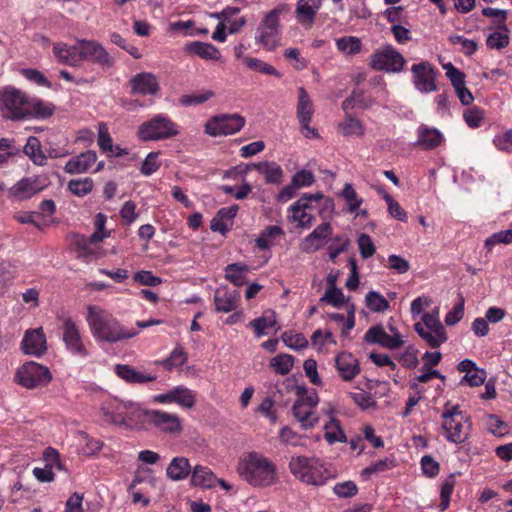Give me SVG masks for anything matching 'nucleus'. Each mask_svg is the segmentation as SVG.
<instances>
[{
	"instance_id": "nucleus-2",
	"label": "nucleus",
	"mask_w": 512,
	"mask_h": 512,
	"mask_svg": "<svg viewBox=\"0 0 512 512\" xmlns=\"http://www.w3.org/2000/svg\"><path fill=\"white\" fill-rule=\"evenodd\" d=\"M86 321L91 335L98 343H117L134 338L139 331L126 328L110 312L96 305L87 307Z\"/></svg>"
},
{
	"instance_id": "nucleus-42",
	"label": "nucleus",
	"mask_w": 512,
	"mask_h": 512,
	"mask_svg": "<svg viewBox=\"0 0 512 512\" xmlns=\"http://www.w3.org/2000/svg\"><path fill=\"white\" fill-rule=\"evenodd\" d=\"M414 329L433 348L439 347L447 340L445 330L426 329L420 322L414 325Z\"/></svg>"
},
{
	"instance_id": "nucleus-43",
	"label": "nucleus",
	"mask_w": 512,
	"mask_h": 512,
	"mask_svg": "<svg viewBox=\"0 0 512 512\" xmlns=\"http://www.w3.org/2000/svg\"><path fill=\"white\" fill-rule=\"evenodd\" d=\"M250 268L245 264L233 263L225 268V277L236 286H241L246 282L247 274Z\"/></svg>"
},
{
	"instance_id": "nucleus-26",
	"label": "nucleus",
	"mask_w": 512,
	"mask_h": 512,
	"mask_svg": "<svg viewBox=\"0 0 512 512\" xmlns=\"http://www.w3.org/2000/svg\"><path fill=\"white\" fill-rule=\"evenodd\" d=\"M335 367L343 381H351L360 373L357 358L348 352H342L336 356Z\"/></svg>"
},
{
	"instance_id": "nucleus-14",
	"label": "nucleus",
	"mask_w": 512,
	"mask_h": 512,
	"mask_svg": "<svg viewBox=\"0 0 512 512\" xmlns=\"http://www.w3.org/2000/svg\"><path fill=\"white\" fill-rule=\"evenodd\" d=\"M16 381L27 389L48 384L52 375L49 369L36 362H26L16 372Z\"/></svg>"
},
{
	"instance_id": "nucleus-10",
	"label": "nucleus",
	"mask_w": 512,
	"mask_h": 512,
	"mask_svg": "<svg viewBox=\"0 0 512 512\" xmlns=\"http://www.w3.org/2000/svg\"><path fill=\"white\" fill-rule=\"evenodd\" d=\"M148 409H142L140 405L132 401H116L111 410L105 412L109 419L117 425L128 429H145L146 414Z\"/></svg>"
},
{
	"instance_id": "nucleus-33",
	"label": "nucleus",
	"mask_w": 512,
	"mask_h": 512,
	"mask_svg": "<svg viewBox=\"0 0 512 512\" xmlns=\"http://www.w3.org/2000/svg\"><path fill=\"white\" fill-rule=\"evenodd\" d=\"M253 167L264 176L265 181L268 184L279 185L283 180V169L276 162L261 161L253 164Z\"/></svg>"
},
{
	"instance_id": "nucleus-8",
	"label": "nucleus",
	"mask_w": 512,
	"mask_h": 512,
	"mask_svg": "<svg viewBox=\"0 0 512 512\" xmlns=\"http://www.w3.org/2000/svg\"><path fill=\"white\" fill-rule=\"evenodd\" d=\"M290 11L288 4L282 3L267 12L257 27L255 42L267 51H274L281 45L280 16Z\"/></svg>"
},
{
	"instance_id": "nucleus-11",
	"label": "nucleus",
	"mask_w": 512,
	"mask_h": 512,
	"mask_svg": "<svg viewBox=\"0 0 512 512\" xmlns=\"http://www.w3.org/2000/svg\"><path fill=\"white\" fill-rule=\"evenodd\" d=\"M405 63L403 55L391 44L376 49L370 60L371 68L388 73L401 72Z\"/></svg>"
},
{
	"instance_id": "nucleus-19",
	"label": "nucleus",
	"mask_w": 512,
	"mask_h": 512,
	"mask_svg": "<svg viewBox=\"0 0 512 512\" xmlns=\"http://www.w3.org/2000/svg\"><path fill=\"white\" fill-rule=\"evenodd\" d=\"M364 339L367 343L379 344L388 349H397L404 343L399 332L390 335L381 325L370 327L365 333Z\"/></svg>"
},
{
	"instance_id": "nucleus-27",
	"label": "nucleus",
	"mask_w": 512,
	"mask_h": 512,
	"mask_svg": "<svg viewBox=\"0 0 512 512\" xmlns=\"http://www.w3.org/2000/svg\"><path fill=\"white\" fill-rule=\"evenodd\" d=\"M42 190L38 178L26 177L15 183L9 190V198L13 200H26Z\"/></svg>"
},
{
	"instance_id": "nucleus-31",
	"label": "nucleus",
	"mask_w": 512,
	"mask_h": 512,
	"mask_svg": "<svg viewBox=\"0 0 512 512\" xmlns=\"http://www.w3.org/2000/svg\"><path fill=\"white\" fill-rule=\"evenodd\" d=\"M97 160L93 150H87L67 161L64 170L68 174H81L87 172Z\"/></svg>"
},
{
	"instance_id": "nucleus-59",
	"label": "nucleus",
	"mask_w": 512,
	"mask_h": 512,
	"mask_svg": "<svg viewBox=\"0 0 512 512\" xmlns=\"http://www.w3.org/2000/svg\"><path fill=\"white\" fill-rule=\"evenodd\" d=\"M449 42L453 45H459L461 47V51L467 56L473 55L478 48L476 41L467 39L462 35L455 34L449 36Z\"/></svg>"
},
{
	"instance_id": "nucleus-16",
	"label": "nucleus",
	"mask_w": 512,
	"mask_h": 512,
	"mask_svg": "<svg viewBox=\"0 0 512 512\" xmlns=\"http://www.w3.org/2000/svg\"><path fill=\"white\" fill-rule=\"evenodd\" d=\"M296 114L305 136L308 138H317V130L309 126L312 115L314 114L313 102L303 87L298 89V104Z\"/></svg>"
},
{
	"instance_id": "nucleus-18",
	"label": "nucleus",
	"mask_w": 512,
	"mask_h": 512,
	"mask_svg": "<svg viewBox=\"0 0 512 512\" xmlns=\"http://www.w3.org/2000/svg\"><path fill=\"white\" fill-rule=\"evenodd\" d=\"M82 63L84 61L97 63L102 66H111L113 59L105 48L98 42L80 39Z\"/></svg>"
},
{
	"instance_id": "nucleus-34",
	"label": "nucleus",
	"mask_w": 512,
	"mask_h": 512,
	"mask_svg": "<svg viewBox=\"0 0 512 512\" xmlns=\"http://www.w3.org/2000/svg\"><path fill=\"white\" fill-rule=\"evenodd\" d=\"M192 473L191 465L186 457H174L166 468V476L172 481H182Z\"/></svg>"
},
{
	"instance_id": "nucleus-23",
	"label": "nucleus",
	"mask_w": 512,
	"mask_h": 512,
	"mask_svg": "<svg viewBox=\"0 0 512 512\" xmlns=\"http://www.w3.org/2000/svg\"><path fill=\"white\" fill-rule=\"evenodd\" d=\"M331 235L332 227L330 223L324 222L303 239L300 248L305 253L316 252L325 245Z\"/></svg>"
},
{
	"instance_id": "nucleus-60",
	"label": "nucleus",
	"mask_w": 512,
	"mask_h": 512,
	"mask_svg": "<svg viewBox=\"0 0 512 512\" xmlns=\"http://www.w3.org/2000/svg\"><path fill=\"white\" fill-rule=\"evenodd\" d=\"M357 245L363 259H368L375 254L376 247L368 234L361 233L358 236Z\"/></svg>"
},
{
	"instance_id": "nucleus-22",
	"label": "nucleus",
	"mask_w": 512,
	"mask_h": 512,
	"mask_svg": "<svg viewBox=\"0 0 512 512\" xmlns=\"http://www.w3.org/2000/svg\"><path fill=\"white\" fill-rule=\"evenodd\" d=\"M416 141L414 145L423 150H432L441 146L445 137L443 133L435 127L426 124H420L416 129Z\"/></svg>"
},
{
	"instance_id": "nucleus-48",
	"label": "nucleus",
	"mask_w": 512,
	"mask_h": 512,
	"mask_svg": "<svg viewBox=\"0 0 512 512\" xmlns=\"http://www.w3.org/2000/svg\"><path fill=\"white\" fill-rule=\"evenodd\" d=\"M361 41L354 36H344L336 39L337 49L345 55H355L361 51Z\"/></svg>"
},
{
	"instance_id": "nucleus-9",
	"label": "nucleus",
	"mask_w": 512,
	"mask_h": 512,
	"mask_svg": "<svg viewBox=\"0 0 512 512\" xmlns=\"http://www.w3.org/2000/svg\"><path fill=\"white\" fill-rule=\"evenodd\" d=\"M179 126L164 113L155 114L139 125L137 136L144 142L168 140L179 135Z\"/></svg>"
},
{
	"instance_id": "nucleus-3",
	"label": "nucleus",
	"mask_w": 512,
	"mask_h": 512,
	"mask_svg": "<svg viewBox=\"0 0 512 512\" xmlns=\"http://www.w3.org/2000/svg\"><path fill=\"white\" fill-rule=\"evenodd\" d=\"M237 472L253 487H270L278 482L275 463L258 452L242 456L238 462Z\"/></svg>"
},
{
	"instance_id": "nucleus-57",
	"label": "nucleus",
	"mask_w": 512,
	"mask_h": 512,
	"mask_svg": "<svg viewBox=\"0 0 512 512\" xmlns=\"http://www.w3.org/2000/svg\"><path fill=\"white\" fill-rule=\"evenodd\" d=\"M281 340L290 349L301 350L308 346V341L301 333L284 332L281 335Z\"/></svg>"
},
{
	"instance_id": "nucleus-51",
	"label": "nucleus",
	"mask_w": 512,
	"mask_h": 512,
	"mask_svg": "<svg viewBox=\"0 0 512 512\" xmlns=\"http://www.w3.org/2000/svg\"><path fill=\"white\" fill-rule=\"evenodd\" d=\"M279 440L282 444L293 447L305 445V437L288 426L280 429Z\"/></svg>"
},
{
	"instance_id": "nucleus-17",
	"label": "nucleus",
	"mask_w": 512,
	"mask_h": 512,
	"mask_svg": "<svg viewBox=\"0 0 512 512\" xmlns=\"http://www.w3.org/2000/svg\"><path fill=\"white\" fill-rule=\"evenodd\" d=\"M415 88L422 93L435 91L436 71L428 62L414 64L411 68Z\"/></svg>"
},
{
	"instance_id": "nucleus-28",
	"label": "nucleus",
	"mask_w": 512,
	"mask_h": 512,
	"mask_svg": "<svg viewBox=\"0 0 512 512\" xmlns=\"http://www.w3.org/2000/svg\"><path fill=\"white\" fill-rule=\"evenodd\" d=\"M325 414L329 416V420L323 425L324 439L329 445L335 443H346L347 437L343 431L340 421L335 418V409L330 407L325 410Z\"/></svg>"
},
{
	"instance_id": "nucleus-41",
	"label": "nucleus",
	"mask_w": 512,
	"mask_h": 512,
	"mask_svg": "<svg viewBox=\"0 0 512 512\" xmlns=\"http://www.w3.org/2000/svg\"><path fill=\"white\" fill-rule=\"evenodd\" d=\"M173 403L184 409H191L196 403V392L186 386L179 385L171 388Z\"/></svg>"
},
{
	"instance_id": "nucleus-53",
	"label": "nucleus",
	"mask_w": 512,
	"mask_h": 512,
	"mask_svg": "<svg viewBox=\"0 0 512 512\" xmlns=\"http://www.w3.org/2000/svg\"><path fill=\"white\" fill-rule=\"evenodd\" d=\"M372 104V100L365 99L364 94L360 91H353L350 97L345 99L342 103V108L345 112H348L354 108L366 109L370 107Z\"/></svg>"
},
{
	"instance_id": "nucleus-37",
	"label": "nucleus",
	"mask_w": 512,
	"mask_h": 512,
	"mask_svg": "<svg viewBox=\"0 0 512 512\" xmlns=\"http://www.w3.org/2000/svg\"><path fill=\"white\" fill-rule=\"evenodd\" d=\"M218 478L208 467L196 465L192 470L191 483L194 486L212 488L217 485Z\"/></svg>"
},
{
	"instance_id": "nucleus-13",
	"label": "nucleus",
	"mask_w": 512,
	"mask_h": 512,
	"mask_svg": "<svg viewBox=\"0 0 512 512\" xmlns=\"http://www.w3.org/2000/svg\"><path fill=\"white\" fill-rule=\"evenodd\" d=\"M146 423V427L169 436L179 435L183 430L182 420L177 414L158 409L147 410Z\"/></svg>"
},
{
	"instance_id": "nucleus-62",
	"label": "nucleus",
	"mask_w": 512,
	"mask_h": 512,
	"mask_svg": "<svg viewBox=\"0 0 512 512\" xmlns=\"http://www.w3.org/2000/svg\"><path fill=\"white\" fill-rule=\"evenodd\" d=\"M321 301H325L334 307H340L345 303V296L341 289L337 287H328Z\"/></svg>"
},
{
	"instance_id": "nucleus-38",
	"label": "nucleus",
	"mask_w": 512,
	"mask_h": 512,
	"mask_svg": "<svg viewBox=\"0 0 512 512\" xmlns=\"http://www.w3.org/2000/svg\"><path fill=\"white\" fill-rule=\"evenodd\" d=\"M283 233L284 232L280 226L270 225L261 231L256 239V246L260 250H267L277 244L278 239L283 235Z\"/></svg>"
},
{
	"instance_id": "nucleus-39",
	"label": "nucleus",
	"mask_w": 512,
	"mask_h": 512,
	"mask_svg": "<svg viewBox=\"0 0 512 512\" xmlns=\"http://www.w3.org/2000/svg\"><path fill=\"white\" fill-rule=\"evenodd\" d=\"M24 154L38 166L46 164L47 156L42 150L39 139L35 136H30L23 149Z\"/></svg>"
},
{
	"instance_id": "nucleus-30",
	"label": "nucleus",
	"mask_w": 512,
	"mask_h": 512,
	"mask_svg": "<svg viewBox=\"0 0 512 512\" xmlns=\"http://www.w3.org/2000/svg\"><path fill=\"white\" fill-rule=\"evenodd\" d=\"M240 294L237 290L222 287L215 291L214 303L216 311L228 313L235 310L239 304Z\"/></svg>"
},
{
	"instance_id": "nucleus-55",
	"label": "nucleus",
	"mask_w": 512,
	"mask_h": 512,
	"mask_svg": "<svg viewBox=\"0 0 512 512\" xmlns=\"http://www.w3.org/2000/svg\"><path fill=\"white\" fill-rule=\"evenodd\" d=\"M342 197L346 201L347 210L351 213L356 212L363 203V199L359 197L350 183H346L342 193Z\"/></svg>"
},
{
	"instance_id": "nucleus-36",
	"label": "nucleus",
	"mask_w": 512,
	"mask_h": 512,
	"mask_svg": "<svg viewBox=\"0 0 512 512\" xmlns=\"http://www.w3.org/2000/svg\"><path fill=\"white\" fill-rule=\"evenodd\" d=\"M276 325V314L272 310H265L260 317L255 318L249 323V327L254 329L256 337L268 334Z\"/></svg>"
},
{
	"instance_id": "nucleus-21",
	"label": "nucleus",
	"mask_w": 512,
	"mask_h": 512,
	"mask_svg": "<svg viewBox=\"0 0 512 512\" xmlns=\"http://www.w3.org/2000/svg\"><path fill=\"white\" fill-rule=\"evenodd\" d=\"M26 355L41 357L47 350V341L42 328L27 330L21 342Z\"/></svg>"
},
{
	"instance_id": "nucleus-64",
	"label": "nucleus",
	"mask_w": 512,
	"mask_h": 512,
	"mask_svg": "<svg viewBox=\"0 0 512 512\" xmlns=\"http://www.w3.org/2000/svg\"><path fill=\"white\" fill-rule=\"evenodd\" d=\"M158 152H150L144 159L140 172L144 176H150L160 168V162L158 161Z\"/></svg>"
},
{
	"instance_id": "nucleus-1",
	"label": "nucleus",
	"mask_w": 512,
	"mask_h": 512,
	"mask_svg": "<svg viewBox=\"0 0 512 512\" xmlns=\"http://www.w3.org/2000/svg\"><path fill=\"white\" fill-rule=\"evenodd\" d=\"M0 112L3 118L14 121L45 119L53 114L54 106L13 86H5L0 88Z\"/></svg>"
},
{
	"instance_id": "nucleus-52",
	"label": "nucleus",
	"mask_w": 512,
	"mask_h": 512,
	"mask_svg": "<svg viewBox=\"0 0 512 512\" xmlns=\"http://www.w3.org/2000/svg\"><path fill=\"white\" fill-rule=\"evenodd\" d=\"M187 361V354L181 346H177L170 353V356L161 361V364L166 370H172L177 367L183 366Z\"/></svg>"
},
{
	"instance_id": "nucleus-12",
	"label": "nucleus",
	"mask_w": 512,
	"mask_h": 512,
	"mask_svg": "<svg viewBox=\"0 0 512 512\" xmlns=\"http://www.w3.org/2000/svg\"><path fill=\"white\" fill-rule=\"evenodd\" d=\"M61 321L62 341L67 352L81 359L87 358L89 351L77 322L69 316L63 317Z\"/></svg>"
},
{
	"instance_id": "nucleus-61",
	"label": "nucleus",
	"mask_w": 512,
	"mask_h": 512,
	"mask_svg": "<svg viewBox=\"0 0 512 512\" xmlns=\"http://www.w3.org/2000/svg\"><path fill=\"white\" fill-rule=\"evenodd\" d=\"M333 492L339 498H351L358 492V487L354 481L348 480L336 483L333 486Z\"/></svg>"
},
{
	"instance_id": "nucleus-5",
	"label": "nucleus",
	"mask_w": 512,
	"mask_h": 512,
	"mask_svg": "<svg viewBox=\"0 0 512 512\" xmlns=\"http://www.w3.org/2000/svg\"><path fill=\"white\" fill-rule=\"evenodd\" d=\"M440 418L441 427L448 442L462 444L469 438L472 428L471 418L459 404L446 402Z\"/></svg>"
},
{
	"instance_id": "nucleus-46",
	"label": "nucleus",
	"mask_w": 512,
	"mask_h": 512,
	"mask_svg": "<svg viewBox=\"0 0 512 512\" xmlns=\"http://www.w3.org/2000/svg\"><path fill=\"white\" fill-rule=\"evenodd\" d=\"M365 304L374 313H383L390 307L387 299L377 291H369L365 295Z\"/></svg>"
},
{
	"instance_id": "nucleus-25",
	"label": "nucleus",
	"mask_w": 512,
	"mask_h": 512,
	"mask_svg": "<svg viewBox=\"0 0 512 512\" xmlns=\"http://www.w3.org/2000/svg\"><path fill=\"white\" fill-rule=\"evenodd\" d=\"M106 221V215L103 213L96 214L94 220V233H92L89 237H80L76 242L77 246L86 253H91V245L101 243L104 239L110 237V231L105 230Z\"/></svg>"
},
{
	"instance_id": "nucleus-56",
	"label": "nucleus",
	"mask_w": 512,
	"mask_h": 512,
	"mask_svg": "<svg viewBox=\"0 0 512 512\" xmlns=\"http://www.w3.org/2000/svg\"><path fill=\"white\" fill-rule=\"evenodd\" d=\"M330 343L336 344V340L330 331H328V330L324 331V330L318 329L313 332V334L311 336V345L318 352L323 351L325 346Z\"/></svg>"
},
{
	"instance_id": "nucleus-24",
	"label": "nucleus",
	"mask_w": 512,
	"mask_h": 512,
	"mask_svg": "<svg viewBox=\"0 0 512 512\" xmlns=\"http://www.w3.org/2000/svg\"><path fill=\"white\" fill-rule=\"evenodd\" d=\"M80 39L74 45L64 42H57L53 45V53L58 62L72 67H79L82 64Z\"/></svg>"
},
{
	"instance_id": "nucleus-63",
	"label": "nucleus",
	"mask_w": 512,
	"mask_h": 512,
	"mask_svg": "<svg viewBox=\"0 0 512 512\" xmlns=\"http://www.w3.org/2000/svg\"><path fill=\"white\" fill-rule=\"evenodd\" d=\"M487 426L489 432L497 437H502L509 432L508 425L495 415L488 417Z\"/></svg>"
},
{
	"instance_id": "nucleus-44",
	"label": "nucleus",
	"mask_w": 512,
	"mask_h": 512,
	"mask_svg": "<svg viewBox=\"0 0 512 512\" xmlns=\"http://www.w3.org/2000/svg\"><path fill=\"white\" fill-rule=\"evenodd\" d=\"M509 31L505 25L487 36L486 45L489 49L500 50L509 45Z\"/></svg>"
},
{
	"instance_id": "nucleus-29",
	"label": "nucleus",
	"mask_w": 512,
	"mask_h": 512,
	"mask_svg": "<svg viewBox=\"0 0 512 512\" xmlns=\"http://www.w3.org/2000/svg\"><path fill=\"white\" fill-rule=\"evenodd\" d=\"M458 370L464 373L461 383L466 382L471 387L482 385L486 379V371L477 367L476 363L470 359H464L458 364Z\"/></svg>"
},
{
	"instance_id": "nucleus-45",
	"label": "nucleus",
	"mask_w": 512,
	"mask_h": 512,
	"mask_svg": "<svg viewBox=\"0 0 512 512\" xmlns=\"http://www.w3.org/2000/svg\"><path fill=\"white\" fill-rule=\"evenodd\" d=\"M340 132L345 137H362L365 133L362 122L351 116H347L339 124Z\"/></svg>"
},
{
	"instance_id": "nucleus-58",
	"label": "nucleus",
	"mask_w": 512,
	"mask_h": 512,
	"mask_svg": "<svg viewBox=\"0 0 512 512\" xmlns=\"http://www.w3.org/2000/svg\"><path fill=\"white\" fill-rule=\"evenodd\" d=\"M512 243V229L502 230L499 232H496L489 236L485 242L484 246L487 249V251H492V249L497 244H511Z\"/></svg>"
},
{
	"instance_id": "nucleus-49",
	"label": "nucleus",
	"mask_w": 512,
	"mask_h": 512,
	"mask_svg": "<svg viewBox=\"0 0 512 512\" xmlns=\"http://www.w3.org/2000/svg\"><path fill=\"white\" fill-rule=\"evenodd\" d=\"M294 365V357L289 354H280L273 357L270 361V367L276 374L286 375L288 374Z\"/></svg>"
},
{
	"instance_id": "nucleus-35",
	"label": "nucleus",
	"mask_w": 512,
	"mask_h": 512,
	"mask_svg": "<svg viewBox=\"0 0 512 512\" xmlns=\"http://www.w3.org/2000/svg\"><path fill=\"white\" fill-rule=\"evenodd\" d=\"M114 370L117 376L127 383L143 384L147 382H152L156 379L155 376L144 375L142 372L125 364L116 365Z\"/></svg>"
},
{
	"instance_id": "nucleus-54",
	"label": "nucleus",
	"mask_w": 512,
	"mask_h": 512,
	"mask_svg": "<svg viewBox=\"0 0 512 512\" xmlns=\"http://www.w3.org/2000/svg\"><path fill=\"white\" fill-rule=\"evenodd\" d=\"M243 62L251 70L258 71L266 75L280 77V73L272 65L258 58L244 57Z\"/></svg>"
},
{
	"instance_id": "nucleus-6",
	"label": "nucleus",
	"mask_w": 512,
	"mask_h": 512,
	"mask_svg": "<svg viewBox=\"0 0 512 512\" xmlns=\"http://www.w3.org/2000/svg\"><path fill=\"white\" fill-rule=\"evenodd\" d=\"M333 208V201L324 197L322 193L305 194L289 208L290 218L297 224V227L308 228L314 220L312 211L318 210L319 214L323 216L325 213L330 214Z\"/></svg>"
},
{
	"instance_id": "nucleus-32",
	"label": "nucleus",
	"mask_w": 512,
	"mask_h": 512,
	"mask_svg": "<svg viewBox=\"0 0 512 512\" xmlns=\"http://www.w3.org/2000/svg\"><path fill=\"white\" fill-rule=\"evenodd\" d=\"M321 6L322 0H298L295 11L298 22L311 27Z\"/></svg>"
},
{
	"instance_id": "nucleus-15",
	"label": "nucleus",
	"mask_w": 512,
	"mask_h": 512,
	"mask_svg": "<svg viewBox=\"0 0 512 512\" xmlns=\"http://www.w3.org/2000/svg\"><path fill=\"white\" fill-rule=\"evenodd\" d=\"M245 120L238 114L215 116L205 124V133L216 137L221 135H231L242 129Z\"/></svg>"
},
{
	"instance_id": "nucleus-50",
	"label": "nucleus",
	"mask_w": 512,
	"mask_h": 512,
	"mask_svg": "<svg viewBox=\"0 0 512 512\" xmlns=\"http://www.w3.org/2000/svg\"><path fill=\"white\" fill-rule=\"evenodd\" d=\"M214 96L215 92L213 90H201L192 94L181 96L179 102L183 106H197L207 102Z\"/></svg>"
},
{
	"instance_id": "nucleus-4",
	"label": "nucleus",
	"mask_w": 512,
	"mask_h": 512,
	"mask_svg": "<svg viewBox=\"0 0 512 512\" xmlns=\"http://www.w3.org/2000/svg\"><path fill=\"white\" fill-rule=\"evenodd\" d=\"M288 468L297 480L311 486H323L336 476L335 471L318 457L294 455Z\"/></svg>"
},
{
	"instance_id": "nucleus-20",
	"label": "nucleus",
	"mask_w": 512,
	"mask_h": 512,
	"mask_svg": "<svg viewBox=\"0 0 512 512\" xmlns=\"http://www.w3.org/2000/svg\"><path fill=\"white\" fill-rule=\"evenodd\" d=\"M133 95H156L160 90L157 77L150 72H141L132 77L129 81Z\"/></svg>"
},
{
	"instance_id": "nucleus-7",
	"label": "nucleus",
	"mask_w": 512,
	"mask_h": 512,
	"mask_svg": "<svg viewBox=\"0 0 512 512\" xmlns=\"http://www.w3.org/2000/svg\"><path fill=\"white\" fill-rule=\"evenodd\" d=\"M296 399L292 406V415L303 430L313 429L320 421L317 412L319 397L314 389L302 385H295Z\"/></svg>"
},
{
	"instance_id": "nucleus-40",
	"label": "nucleus",
	"mask_w": 512,
	"mask_h": 512,
	"mask_svg": "<svg viewBox=\"0 0 512 512\" xmlns=\"http://www.w3.org/2000/svg\"><path fill=\"white\" fill-rule=\"evenodd\" d=\"M186 50L205 60H219L220 51L212 44L195 41L186 46Z\"/></svg>"
},
{
	"instance_id": "nucleus-47",
	"label": "nucleus",
	"mask_w": 512,
	"mask_h": 512,
	"mask_svg": "<svg viewBox=\"0 0 512 512\" xmlns=\"http://www.w3.org/2000/svg\"><path fill=\"white\" fill-rule=\"evenodd\" d=\"M94 187L92 178L85 177L79 179H72L68 182V190L77 197H84L91 193Z\"/></svg>"
}]
</instances>
